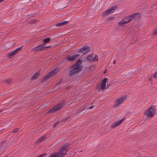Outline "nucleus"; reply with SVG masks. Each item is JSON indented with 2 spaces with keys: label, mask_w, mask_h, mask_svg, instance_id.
I'll return each instance as SVG.
<instances>
[{
  "label": "nucleus",
  "mask_w": 157,
  "mask_h": 157,
  "mask_svg": "<svg viewBox=\"0 0 157 157\" xmlns=\"http://www.w3.org/2000/svg\"><path fill=\"white\" fill-rule=\"evenodd\" d=\"M48 47H49V48H50L51 49L53 48H54L56 47L55 45H53V46L51 45V46H48Z\"/></svg>",
  "instance_id": "obj_30"
},
{
  "label": "nucleus",
  "mask_w": 157,
  "mask_h": 157,
  "mask_svg": "<svg viewBox=\"0 0 157 157\" xmlns=\"http://www.w3.org/2000/svg\"><path fill=\"white\" fill-rule=\"evenodd\" d=\"M82 62V60L81 59H78L74 64L69 68L70 70L68 74L70 77H72L78 74L83 70L82 68L83 66L81 65Z\"/></svg>",
  "instance_id": "obj_1"
},
{
  "label": "nucleus",
  "mask_w": 157,
  "mask_h": 157,
  "mask_svg": "<svg viewBox=\"0 0 157 157\" xmlns=\"http://www.w3.org/2000/svg\"><path fill=\"white\" fill-rule=\"evenodd\" d=\"M153 34L157 35V28L153 31Z\"/></svg>",
  "instance_id": "obj_26"
},
{
  "label": "nucleus",
  "mask_w": 157,
  "mask_h": 157,
  "mask_svg": "<svg viewBox=\"0 0 157 157\" xmlns=\"http://www.w3.org/2000/svg\"><path fill=\"white\" fill-rule=\"evenodd\" d=\"M51 39L50 38H46L42 40V41L43 42V43H42V44L45 46L46 44L49 43Z\"/></svg>",
  "instance_id": "obj_16"
},
{
  "label": "nucleus",
  "mask_w": 157,
  "mask_h": 157,
  "mask_svg": "<svg viewBox=\"0 0 157 157\" xmlns=\"http://www.w3.org/2000/svg\"><path fill=\"white\" fill-rule=\"evenodd\" d=\"M2 112V111H0V114L1 113V112Z\"/></svg>",
  "instance_id": "obj_37"
},
{
  "label": "nucleus",
  "mask_w": 157,
  "mask_h": 157,
  "mask_svg": "<svg viewBox=\"0 0 157 157\" xmlns=\"http://www.w3.org/2000/svg\"><path fill=\"white\" fill-rule=\"evenodd\" d=\"M138 14L136 13H134L132 14V15H130V16H128L127 17H124V19L125 20L126 19H129L128 20H130V19H132L131 20V21H132L134 17H135V16L137 15Z\"/></svg>",
  "instance_id": "obj_18"
},
{
  "label": "nucleus",
  "mask_w": 157,
  "mask_h": 157,
  "mask_svg": "<svg viewBox=\"0 0 157 157\" xmlns=\"http://www.w3.org/2000/svg\"><path fill=\"white\" fill-rule=\"evenodd\" d=\"M18 129H19L17 128H14L12 132L13 133L16 132L18 131Z\"/></svg>",
  "instance_id": "obj_25"
},
{
  "label": "nucleus",
  "mask_w": 157,
  "mask_h": 157,
  "mask_svg": "<svg viewBox=\"0 0 157 157\" xmlns=\"http://www.w3.org/2000/svg\"><path fill=\"white\" fill-rule=\"evenodd\" d=\"M68 117L64 118L62 119V121H66L68 120Z\"/></svg>",
  "instance_id": "obj_28"
},
{
  "label": "nucleus",
  "mask_w": 157,
  "mask_h": 157,
  "mask_svg": "<svg viewBox=\"0 0 157 157\" xmlns=\"http://www.w3.org/2000/svg\"><path fill=\"white\" fill-rule=\"evenodd\" d=\"M90 51V47L88 45H86L78 50V53H81L83 54H85Z\"/></svg>",
  "instance_id": "obj_7"
},
{
  "label": "nucleus",
  "mask_w": 157,
  "mask_h": 157,
  "mask_svg": "<svg viewBox=\"0 0 157 157\" xmlns=\"http://www.w3.org/2000/svg\"><path fill=\"white\" fill-rule=\"evenodd\" d=\"M58 122H56L55 123L54 125H53V127L54 128H55V127H56V125L58 124Z\"/></svg>",
  "instance_id": "obj_31"
},
{
  "label": "nucleus",
  "mask_w": 157,
  "mask_h": 157,
  "mask_svg": "<svg viewBox=\"0 0 157 157\" xmlns=\"http://www.w3.org/2000/svg\"><path fill=\"white\" fill-rule=\"evenodd\" d=\"M126 98L127 96H124L117 100L116 101V104L114 105V107H117L121 104L124 100L126 99Z\"/></svg>",
  "instance_id": "obj_10"
},
{
  "label": "nucleus",
  "mask_w": 157,
  "mask_h": 157,
  "mask_svg": "<svg viewBox=\"0 0 157 157\" xmlns=\"http://www.w3.org/2000/svg\"><path fill=\"white\" fill-rule=\"evenodd\" d=\"M109 85H110L108 84L107 87H106V88H107L108 87V86H109Z\"/></svg>",
  "instance_id": "obj_36"
},
{
  "label": "nucleus",
  "mask_w": 157,
  "mask_h": 157,
  "mask_svg": "<svg viewBox=\"0 0 157 157\" xmlns=\"http://www.w3.org/2000/svg\"><path fill=\"white\" fill-rule=\"evenodd\" d=\"M80 56V54H77L71 56L69 55L66 56L65 59L67 61H74L76 59Z\"/></svg>",
  "instance_id": "obj_9"
},
{
  "label": "nucleus",
  "mask_w": 157,
  "mask_h": 157,
  "mask_svg": "<svg viewBox=\"0 0 157 157\" xmlns=\"http://www.w3.org/2000/svg\"><path fill=\"white\" fill-rule=\"evenodd\" d=\"M5 157H8V156H5Z\"/></svg>",
  "instance_id": "obj_38"
},
{
  "label": "nucleus",
  "mask_w": 157,
  "mask_h": 157,
  "mask_svg": "<svg viewBox=\"0 0 157 157\" xmlns=\"http://www.w3.org/2000/svg\"><path fill=\"white\" fill-rule=\"evenodd\" d=\"M117 7V6H114L110 9L106 10L103 15V17H105L113 12Z\"/></svg>",
  "instance_id": "obj_8"
},
{
  "label": "nucleus",
  "mask_w": 157,
  "mask_h": 157,
  "mask_svg": "<svg viewBox=\"0 0 157 157\" xmlns=\"http://www.w3.org/2000/svg\"><path fill=\"white\" fill-rule=\"evenodd\" d=\"M62 83V81L61 80L56 84V86H58L59 84H61Z\"/></svg>",
  "instance_id": "obj_29"
},
{
  "label": "nucleus",
  "mask_w": 157,
  "mask_h": 157,
  "mask_svg": "<svg viewBox=\"0 0 157 157\" xmlns=\"http://www.w3.org/2000/svg\"><path fill=\"white\" fill-rule=\"evenodd\" d=\"M66 101L64 100H61L56 106L48 111L47 113L50 114L54 113L60 109L64 105H66Z\"/></svg>",
  "instance_id": "obj_3"
},
{
  "label": "nucleus",
  "mask_w": 157,
  "mask_h": 157,
  "mask_svg": "<svg viewBox=\"0 0 157 157\" xmlns=\"http://www.w3.org/2000/svg\"><path fill=\"white\" fill-rule=\"evenodd\" d=\"M128 19H126L125 20H126V21H127V20H128ZM125 20V19H124Z\"/></svg>",
  "instance_id": "obj_39"
},
{
  "label": "nucleus",
  "mask_w": 157,
  "mask_h": 157,
  "mask_svg": "<svg viewBox=\"0 0 157 157\" xmlns=\"http://www.w3.org/2000/svg\"><path fill=\"white\" fill-rule=\"evenodd\" d=\"M107 80L108 79L105 78L102 80V83L101 85V89L104 90L105 88V84Z\"/></svg>",
  "instance_id": "obj_13"
},
{
  "label": "nucleus",
  "mask_w": 157,
  "mask_h": 157,
  "mask_svg": "<svg viewBox=\"0 0 157 157\" xmlns=\"http://www.w3.org/2000/svg\"><path fill=\"white\" fill-rule=\"evenodd\" d=\"M37 21V20L35 19H33L30 20L29 21V25H33L36 24Z\"/></svg>",
  "instance_id": "obj_20"
},
{
  "label": "nucleus",
  "mask_w": 157,
  "mask_h": 157,
  "mask_svg": "<svg viewBox=\"0 0 157 157\" xmlns=\"http://www.w3.org/2000/svg\"><path fill=\"white\" fill-rule=\"evenodd\" d=\"M49 48V47L45 46L44 45L42 44L36 46L33 49V50L34 51H40L45 49V48Z\"/></svg>",
  "instance_id": "obj_11"
},
{
  "label": "nucleus",
  "mask_w": 157,
  "mask_h": 157,
  "mask_svg": "<svg viewBox=\"0 0 157 157\" xmlns=\"http://www.w3.org/2000/svg\"><path fill=\"white\" fill-rule=\"evenodd\" d=\"M155 111V106L152 105L146 110L144 113V114L148 117H151L153 116Z\"/></svg>",
  "instance_id": "obj_4"
},
{
  "label": "nucleus",
  "mask_w": 157,
  "mask_h": 157,
  "mask_svg": "<svg viewBox=\"0 0 157 157\" xmlns=\"http://www.w3.org/2000/svg\"><path fill=\"white\" fill-rule=\"evenodd\" d=\"M4 82L9 84L11 82V80L10 79H8L5 80Z\"/></svg>",
  "instance_id": "obj_23"
},
{
  "label": "nucleus",
  "mask_w": 157,
  "mask_h": 157,
  "mask_svg": "<svg viewBox=\"0 0 157 157\" xmlns=\"http://www.w3.org/2000/svg\"><path fill=\"white\" fill-rule=\"evenodd\" d=\"M116 63V60H115L113 62V63L115 64Z\"/></svg>",
  "instance_id": "obj_34"
},
{
  "label": "nucleus",
  "mask_w": 157,
  "mask_h": 157,
  "mask_svg": "<svg viewBox=\"0 0 157 157\" xmlns=\"http://www.w3.org/2000/svg\"><path fill=\"white\" fill-rule=\"evenodd\" d=\"M124 118L123 119H122L120 120L119 121H117L115 123L113 124L111 126V129L114 128L118 126L121 123L124 121Z\"/></svg>",
  "instance_id": "obj_12"
},
{
  "label": "nucleus",
  "mask_w": 157,
  "mask_h": 157,
  "mask_svg": "<svg viewBox=\"0 0 157 157\" xmlns=\"http://www.w3.org/2000/svg\"><path fill=\"white\" fill-rule=\"evenodd\" d=\"M47 155V154L46 153H44V154H43L41 155H40L39 156H38L37 157H45Z\"/></svg>",
  "instance_id": "obj_24"
},
{
  "label": "nucleus",
  "mask_w": 157,
  "mask_h": 157,
  "mask_svg": "<svg viewBox=\"0 0 157 157\" xmlns=\"http://www.w3.org/2000/svg\"><path fill=\"white\" fill-rule=\"evenodd\" d=\"M57 68H55L52 71H50L48 74H47L44 77V78L42 80V82H44L47 80L51 76H52L58 72Z\"/></svg>",
  "instance_id": "obj_5"
},
{
  "label": "nucleus",
  "mask_w": 157,
  "mask_h": 157,
  "mask_svg": "<svg viewBox=\"0 0 157 157\" xmlns=\"http://www.w3.org/2000/svg\"><path fill=\"white\" fill-rule=\"evenodd\" d=\"M94 54H92L88 55L86 58L87 60L90 61V62H91V60H92V58L94 56Z\"/></svg>",
  "instance_id": "obj_21"
},
{
  "label": "nucleus",
  "mask_w": 157,
  "mask_h": 157,
  "mask_svg": "<svg viewBox=\"0 0 157 157\" xmlns=\"http://www.w3.org/2000/svg\"><path fill=\"white\" fill-rule=\"evenodd\" d=\"M124 19H123V20H121L120 22L119 23V25L121 26H122L123 25H125L126 23L130 21L132 19H130V20H128V21H124Z\"/></svg>",
  "instance_id": "obj_17"
},
{
  "label": "nucleus",
  "mask_w": 157,
  "mask_h": 157,
  "mask_svg": "<svg viewBox=\"0 0 157 157\" xmlns=\"http://www.w3.org/2000/svg\"><path fill=\"white\" fill-rule=\"evenodd\" d=\"M46 135H43L38 139L37 142L39 143L41 142L46 139Z\"/></svg>",
  "instance_id": "obj_19"
},
{
  "label": "nucleus",
  "mask_w": 157,
  "mask_h": 157,
  "mask_svg": "<svg viewBox=\"0 0 157 157\" xmlns=\"http://www.w3.org/2000/svg\"><path fill=\"white\" fill-rule=\"evenodd\" d=\"M22 47L23 46H22L16 49L12 52L7 53L6 54L7 57L11 58L13 56H15L17 53L21 50Z\"/></svg>",
  "instance_id": "obj_6"
},
{
  "label": "nucleus",
  "mask_w": 157,
  "mask_h": 157,
  "mask_svg": "<svg viewBox=\"0 0 157 157\" xmlns=\"http://www.w3.org/2000/svg\"><path fill=\"white\" fill-rule=\"evenodd\" d=\"M98 57L97 55H95L94 57L93 58L92 61H98Z\"/></svg>",
  "instance_id": "obj_22"
},
{
  "label": "nucleus",
  "mask_w": 157,
  "mask_h": 157,
  "mask_svg": "<svg viewBox=\"0 0 157 157\" xmlns=\"http://www.w3.org/2000/svg\"><path fill=\"white\" fill-rule=\"evenodd\" d=\"M40 71H39L36 72L33 75L32 77L31 78V80L36 79L38 77L40 74Z\"/></svg>",
  "instance_id": "obj_15"
},
{
  "label": "nucleus",
  "mask_w": 157,
  "mask_h": 157,
  "mask_svg": "<svg viewBox=\"0 0 157 157\" xmlns=\"http://www.w3.org/2000/svg\"><path fill=\"white\" fill-rule=\"evenodd\" d=\"M153 77L154 78H157V71H156L153 75Z\"/></svg>",
  "instance_id": "obj_27"
},
{
  "label": "nucleus",
  "mask_w": 157,
  "mask_h": 157,
  "mask_svg": "<svg viewBox=\"0 0 157 157\" xmlns=\"http://www.w3.org/2000/svg\"><path fill=\"white\" fill-rule=\"evenodd\" d=\"M69 149V145H63L58 152L52 153L49 156V157H63L66 154Z\"/></svg>",
  "instance_id": "obj_2"
},
{
  "label": "nucleus",
  "mask_w": 157,
  "mask_h": 157,
  "mask_svg": "<svg viewBox=\"0 0 157 157\" xmlns=\"http://www.w3.org/2000/svg\"><path fill=\"white\" fill-rule=\"evenodd\" d=\"M112 18H113L112 17H109V20H112Z\"/></svg>",
  "instance_id": "obj_33"
},
{
  "label": "nucleus",
  "mask_w": 157,
  "mask_h": 157,
  "mask_svg": "<svg viewBox=\"0 0 157 157\" xmlns=\"http://www.w3.org/2000/svg\"><path fill=\"white\" fill-rule=\"evenodd\" d=\"M94 106H93V105H92V106H90L89 107V109H92L93 108H94Z\"/></svg>",
  "instance_id": "obj_32"
},
{
  "label": "nucleus",
  "mask_w": 157,
  "mask_h": 157,
  "mask_svg": "<svg viewBox=\"0 0 157 157\" xmlns=\"http://www.w3.org/2000/svg\"><path fill=\"white\" fill-rule=\"evenodd\" d=\"M106 70H105V71H104V73L105 74V73H106Z\"/></svg>",
  "instance_id": "obj_35"
},
{
  "label": "nucleus",
  "mask_w": 157,
  "mask_h": 157,
  "mask_svg": "<svg viewBox=\"0 0 157 157\" xmlns=\"http://www.w3.org/2000/svg\"><path fill=\"white\" fill-rule=\"evenodd\" d=\"M68 22L69 21H64L60 23H56L55 25L56 27H60L64 26L67 24Z\"/></svg>",
  "instance_id": "obj_14"
}]
</instances>
